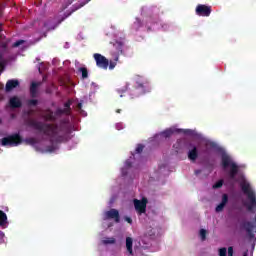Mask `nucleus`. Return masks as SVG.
Here are the masks:
<instances>
[{"label":"nucleus","instance_id":"a18cd8bd","mask_svg":"<svg viewBox=\"0 0 256 256\" xmlns=\"http://www.w3.org/2000/svg\"><path fill=\"white\" fill-rule=\"evenodd\" d=\"M116 113H121V110H117Z\"/></svg>","mask_w":256,"mask_h":256},{"label":"nucleus","instance_id":"39448f33","mask_svg":"<svg viewBox=\"0 0 256 256\" xmlns=\"http://www.w3.org/2000/svg\"><path fill=\"white\" fill-rule=\"evenodd\" d=\"M21 143H23V138L17 133L1 139L3 147H17V145H21Z\"/></svg>","mask_w":256,"mask_h":256},{"label":"nucleus","instance_id":"a878e982","mask_svg":"<svg viewBox=\"0 0 256 256\" xmlns=\"http://www.w3.org/2000/svg\"><path fill=\"white\" fill-rule=\"evenodd\" d=\"M200 237H201L202 241H205V239H207V230L201 229L200 230Z\"/></svg>","mask_w":256,"mask_h":256},{"label":"nucleus","instance_id":"2f4dec72","mask_svg":"<svg viewBox=\"0 0 256 256\" xmlns=\"http://www.w3.org/2000/svg\"><path fill=\"white\" fill-rule=\"evenodd\" d=\"M23 43H25V40H18L13 44V47H20Z\"/></svg>","mask_w":256,"mask_h":256},{"label":"nucleus","instance_id":"1a4fd4ad","mask_svg":"<svg viewBox=\"0 0 256 256\" xmlns=\"http://www.w3.org/2000/svg\"><path fill=\"white\" fill-rule=\"evenodd\" d=\"M196 15H198L199 17H209L211 15V6L199 4L196 7Z\"/></svg>","mask_w":256,"mask_h":256},{"label":"nucleus","instance_id":"f8f14e48","mask_svg":"<svg viewBox=\"0 0 256 256\" xmlns=\"http://www.w3.org/2000/svg\"><path fill=\"white\" fill-rule=\"evenodd\" d=\"M9 105H10L11 109H19V108L23 107V103L21 102V99H19V97H17V96L10 98Z\"/></svg>","mask_w":256,"mask_h":256},{"label":"nucleus","instance_id":"20e7f679","mask_svg":"<svg viewBox=\"0 0 256 256\" xmlns=\"http://www.w3.org/2000/svg\"><path fill=\"white\" fill-rule=\"evenodd\" d=\"M136 89L139 91L140 95H145V93H151V84L143 76H137L136 78Z\"/></svg>","mask_w":256,"mask_h":256},{"label":"nucleus","instance_id":"c756f323","mask_svg":"<svg viewBox=\"0 0 256 256\" xmlns=\"http://www.w3.org/2000/svg\"><path fill=\"white\" fill-rule=\"evenodd\" d=\"M0 71H5V62L1 60V54H0Z\"/></svg>","mask_w":256,"mask_h":256},{"label":"nucleus","instance_id":"4c0bfd02","mask_svg":"<svg viewBox=\"0 0 256 256\" xmlns=\"http://www.w3.org/2000/svg\"><path fill=\"white\" fill-rule=\"evenodd\" d=\"M54 150H55V146L53 145L47 147V151H49L50 153H53Z\"/></svg>","mask_w":256,"mask_h":256},{"label":"nucleus","instance_id":"9d476101","mask_svg":"<svg viewBox=\"0 0 256 256\" xmlns=\"http://www.w3.org/2000/svg\"><path fill=\"white\" fill-rule=\"evenodd\" d=\"M89 1H91V0H84V2H81L80 4L73 5L71 11L69 13L65 14V16L59 21V23H63V21L66 20L67 17H71V15H73V13H75V11H79V9H81L82 7H85V5H87V3H89Z\"/></svg>","mask_w":256,"mask_h":256},{"label":"nucleus","instance_id":"5701e85b","mask_svg":"<svg viewBox=\"0 0 256 256\" xmlns=\"http://www.w3.org/2000/svg\"><path fill=\"white\" fill-rule=\"evenodd\" d=\"M24 142L26 145H37V139L35 138H26Z\"/></svg>","mask_w":256,"mask_h":256},{"label":"nucleus","instance_id":"aec40b11","mask_svg":"<svg viewBox=\"0 0 256 256\" xmlns=\"http://www.w3.org/2000/svg\"><path fill=\"white\" fill-rule=\"evenodd\" d=\"M117 61H119V55L115 56L114 61L108 62L110 71H113V69H115V67H117Z\"/></svg>","mask_w":256,"mask_h":256},{"label":"nucleus","instance_id":"0eeeda50","mask_svg":"<svg viewBox=\"0 0 256 256\" xmlns=\"http://www.w3.org/2000/svg\"><path fill=\"white\" fill-rule=\"evenodd\" d=\"M94 60L96 61V65L97 67H99L100 69H104L107 70L109 67V60L106 59L105 56L99 54V53H95L93 55Z\"/></svg>","mask_w":256,"mask_h":256},{"label":"nucleus","instance_id":"79ce46f5","mask_svg":"<svg viewBox=\"0 0 256 256\" xmlns=\"http://www.w3.org/2000/svg\"><path fill=\"white\" fill-rule=\"evenodd\" d=\"M180 144H181V142L178 141V142L174 145V147H179Z\"/></svg>","mask_w":256,"mask_h":256},{"label":"nucleus","instance_id":"09e8293b","mask_svg":"<svg viewBox=\"0 0 256 256\" xmlns=\"http://www.w3.org/2000/svg\"><path fill=\"white\" fill-rule=\"evenodd\" d=\"M119 45H120V49H121V43Z\"/></svg>","mask_w":256,"mask_h":256},{"label":"nucleus","instance_id":"37998d69","mask_svg":"<svg viewBox=\"0 0 256 256\" xmlns=\"http://www.w3.org/2000/svg\"><path fill=\"white\" fill-rule=\"evenodd\" d=\"M1 27H3V24H0V33H1V31H3V28H1Z\"/></svg>","mask_w":256,"mask_h":256},{"label":"nucleus","instance_id":"de8ad7c7","mask_svg":"<svg viewBox=\"0 0 256 256\" xmlns=\"http://www.w3.org/2000/svg\"><path fill=\"white\" fill-rule=\"evenodd\" d=\"M1 123H2V120L0 119V125H1Z\"/></svg>","mask_w":256,"mask_h":256},{"label":"nucleus","instance_id":"a19ab883","mask_svg":"<svg viewBox=\"0 0 256 256\" xmlns=\"http://www.w3.org/2000/svg\"><path fill=\"white\" fill-rule=\"evenodd\" d=\"M195 174H196V175L201 174V170H195Z\"/></svg>","mask_w":256,"mask_h":256},{"label":"nucleus","instance_id":"f3484780","mask_svg":"<svg viewBox=\"0 0 256 256\" xmlns=\"http://www.w3.org/2000/svg\"><path fill=\"white\" fill-rule=\"evenodd\" d=\"M126 248L130 255H133V238L127 237L126 238Z\"/></svg>","mask_w":256,"mask_h":256},{"label":"nucleus","instance_id":"ea45409f","mask_svg":"<svg viewBox=\"0 0 256 256\" xmlns=\"http://www.w3.org/2000/svg\"><path fill=\"white\" fill-rule=\"evenodd\" d=\"M131 165H132L131 160H126L125 166L129 168L131 167Z\"/></svg>","mask_w":256,"mask_h":256},{"label":"nucleus","instance_id":"4be33fe9","mask_svg":"<svg viewBox=\"0 0 256 256\" xmlns=\"http://www.w3.org/2000/svg\"><path fill=\"white\" fill-rule=\"evenodd\" d=\"M161 135H162V137H165V139H169V137H171V135H173V130H171V129L164 130L161 133Z\"/></svg>","mask_w":256,"mask_h":256},{"label":"nucleus","instance_id":"c9c22d12","mask_svg":"<svg viewBox=\"0 0 256 256\" xmlns=\"http://www.w3.org/2000/svg\"><path fill=\"white\" fill-rule=\"evenodd\" d=\"M77 111H82L83 109V103L79 102L76 106Z\"/></svg>","mask_w":256,"mask_h":256},{"label":"nucleus","instance_id":"ddd939ff","mask_svg":"<svg viewBox=\"0 0 256 256\" xmlns=\"http://www.w3.org/2000/svg\"><path fill=\"white\" fill-rule=\"evenodd\" d=\"M191 150L188 151V159L190 161H197V158L199 157V151L197 150V146H193L190 144Z\"/></svg>","mask_w":256,"mask_h":256},{"label":"nucleus","instance_id":"4468645a","mask_svg":"<svg viewBox=\"0 0 256 256\" xmlns=\"http://www.w3.org/2000/svg\"><path fill=\"white\" fill-rule=\"evenodd\" d=\"M227 203H229V195L223 194L221 203L218 206H216V213H221V211L225 209Z\"/></svg>","mask_w":256,"mask_h":256},{"label":"nucleus","instance_id":"f257e3e1","mask_svg":"<svg viewBox=\"0 0 256 256\" xmlns=\"http://www.w3.org/2000/svg\"><path fill=\"white\" fill-rule=\"evenodd\" d=\"M71 105H73V100H68L64 104L63 108H57L55 112L51 109L44 111L43 119L45 121H51L54 124L43 123L37 120H29L28 125L36 129V131H41L47 137L50 138V143H63L67 133H69V116L71 115ZM65 115V118H62ZM61 119L59 124L55 123Z\"/></svg>","mask_w":256,"mask_h":256},{"label":"nucleus","instance_id":"58836bf2","mask_svg":"<svg viewBox=\"0 0 256 256\" xmlns=\"http://www.w3.org/2000/svg\"><path fill=\"white\" fill-rule=\"evenodd\" d=\"M228 256H233V247H228Z\"/></svg>","mask_w":256,"mask_h":256},{"label":"nucleus","instance_id":"dca6fc26","mask_svg":"<svg viewBox=\"0 0 256 256\" xmlns=\"http://www.w3.org/2000/svg\"><path fill=\"white\" fill-rule=\"evenodd\" d=\"M39 85H41V83H37V82L31 83V86H30L31 97H33V98L37 97V87H39Z\"/></svg>","mask_w":256,"mask_h":256},{"label":"nucleus","instance_id":"393cba45","mask_svg":"<svg viewBox=\"0 0 256 256\" xmlns=\"http://www.w3.org/2000/svg\"><path fill=\"white\" fill-rule=\"evenodd\" d=\"M27 104L29 105V107H37V105L39 104V101L36 99H30L28 100Z\"/></svg>","mask_w":256,"mask_h":256},{"label":"nucleus","instance_id":"2eb2a0df","mask_svg":"<svg viewBox=\"0 0 256 256\" xmlns=\"http://www.w3.org/2000/svg\"><path fill=\"white\" fill-rule=\"evenodd\" d=\"M19 87V80H8L6 83V92L13 91V89Z\"/></svg>","mask_w":256,"mask_h":256},{"label":"nucleus","instance_id":"423d86ee","mask_svg":"<svg viewBox=\"0 0 256 256\" xmlns=\"http://www.w3.org/2000/svg\"><path fill=\"white\" fill-rule=\"evenodd\" d=\"M242 229H244L247 233V236L249 239H255V231H256V216L254 217V220L251 221H244L241 224Z\"/></svg>","mask_w":256,"mask_h":256},{"label":"nucleus","instance_id":"7c9ffc66","mask_svg":"<svg viewBox=\"0 0 256 256\" xmlns=\"http://www.w3.org/2000/svg\"><path fill=\"white\" fill-rule=\"evenodd\" d=\"M5 243V233L0 231V244Z\"/></svg>","mask_w":256,"mask_h":256},{"label":"nucleus","instance_id":"c85d7f7f","mask_svg":"<svg viewBox=\"0 0 256 256\" xmlns=\"http://www.w3.org/2000/svg\"><path fill=\"white\" fill-rule=\"evenodd\" d=\"M219 256H227V248H220Z\"/></svg>","mask_w":256,"mask_h":256},{"label":"nucleus","instance_id":"c03bdc74","mask_svg":"<svg viewBox=\"0 0 256 256\" xmlns=\"http://www.w3.org/2000/svg\"><path fill=\"white\" fill-rule=\"evenodd\" d=\"M243 256H248V255H247V252H244Z\"/></svg>","mask_w":256,"mask_h":256},{"label":"nucleus","instance_id":"bb28decb","mask_svg":"<svg viewBox=\"0 0 256 256\" xmlns=\"http://www.w3.org/2000/svg\"><path fill=\"white\" fill-rule=\"evenodd\" d=\"M221 187H223V180H219L213 185V189H221Z\"/></svg>","mask_w":256,"mask_h":256},{"label":"nucleus","instance_id":"f704fd0d","mask_svg":"<svg viewBox=\"0 0 256 256\" xmlns=\"http://www.w3.org/2000/svg\"><path fill=\"white\" fill-rule=\"evenodd\" d=\"M124 219L127 223H129V225H133V219H131V217L126 216Z\"/></svg>","mask_w":256,"mask_h":256},{"label":"nucleus","instance_id":"6e6552de","mask_svg":"<svg viewBox=\"0 0 256 256\" xmlns=\"http://www.w3.org/2000/svg\"><path fill=\"white\" fill-rule=\"evenodd\" d=\"M134 207L138 213V215H143L147 211V198H143L142 200L134 199Z\"/></svg>","mask_w":256,"mask_h":256},{"label":"nucleus","instance_id":"cd10ccee","mask_svg":"<svg viewBox=\"0 0 256 256\" xmlns=\"http://www.w3.org/2000/svg\"><path fill=\"white\" fill-rule=\"evenodd\" d=\"M143 149H145V146H143L142 144H138L135 151L136 153H143Z\"/></svg>","mask_w":256,"mask_h":256},{"label":"nucleus","instance_id":"f03ea898","mask_svg":"<svg viewBox=\"0 0 256 256\" xmlns=\"http://www.w3.org/2000/svg\"><path fill=\"white\" fill-rule=\"evenodd\" d=\"M240 187L247 197V200L244 202V207H246L249 213H256V194L255 191L251 189V184L244 181L240 183Z\"/></svg>","mask_w":256,"mask_h":256},{"label":"nucleus","instance_id":"49530a36","mask_svg":"<svg viewBox=\"0 0 256 256\" xmlns=\"http://www.w3.org/2000/svg\"><path fill=\"white\" fill-rule=\"evenodd\" d=\"M120 53H123V50H120Z\"/></svg>","mask_w":256,"mask_h":256},{"label":"nucleus","instance_id":"b1692460","mask_svg":"<svg viewBox=\"0 0 256 256\" xmlns=\"http://www.w3.org/2000/svg\"><path fill=\"white\" fill-rule=\"evenodd\" d=\"M104 245H113L115 244V238H105L103 240Z\"/></svg>","mask_w":256,"mask_h":256},{"label":"nucleus","instance_id":"473e14b6","mask_svg":"<svg viewBox=\"0 0 256 256\" xmlns=\"http://www.w3.org/2000/svg\"><path fill=\"white\" fill-rule=\"evenodd\" d=\"M206 147H211V149H215V147H217V144L215 142H208L206 143Z\"/></svg>","mask_w":256,"mask_h":256},{"label":"nucleus","instance_id":"72a5a7b5","mask_svg":"<svg viewBox=\"0 0 256 256\" xmlns=\"http://www.w3.org/2000/svg\"><path fill=\"white\" fill-rule=\"evenodd\" d=\"M69 5H73V0H67L64 4V9H67V7H69Z\"/></svg>","mask_w":256,"mask_h":256},{"label":"nucleus","instance_id":"7ed1b4c3","mask_svg":"<svg viewBox=\"0 0 256 256\" xmlns=\"http://www.w3.org/2000/svg\"><path fill=\"white\" fill-rule=\"evenodd\" d=\"M221 165L224 171H227V169H229L230 167V171L228 172V177L232 181H235V177H237V173H239V166L237 165V163L233 161V159H231V156L227 154H222Z\"/></svg>","mask_w":256,"mask_h":256},{"label":"nucleus","instance_id":"e433bc0d","mask_svg":"<svg viewBox=\"0 0 256 256\" xmlns=\"http://www.w3.org/2000/svg\"><path fill=\"white\" fill-rule=\"evenodd\" d=\"M129 89V85H126L122 90H118V93H125Z\"/></svg>","mask_w":256,"mask_h":256},{"label":"nucleus","instance_id":"a211bd4d","mask_svg":"<svg viewBox=\"0 0 256 256\" xmlns=\"http://www.w3.org/2000/svg\"><path fill=\"white\" fill-rule=\"evenodd\" d=\"M7 225V214L0 210V227H5Z\"/></svg>","mask_w":256,"mask_h":256},{"label":"nucleus","instance_id":"412c9836","mask_svg":"<svg viewBox=\"0 0 256 256\" xmlns=\"http://www.w3.org/2000/svg\"><path fill=\"white\" fill-rule=\"evenodd\" d=\"M78 71L82 73V79H87V77H89V70H87V68L80 67Z\"/></svg>","mask_w":256,"mask_h":256},{"label":"nucleus","instance_id":"9b49d317","mask_svg":"<svg viewBox=\"0 0 256 256\" xmlns=\"http://www.w3.org/2000/svg\"><path fill=\"white\" fill-rule=\"evenodd\" d=\"M106 219H114L115 223L121 222V216L119 215V210L117 209H110L105 213Z\"/></svg>","mask_w":256,"mask_h":256},{"label":"nucleus","instance_id":"6ab92c4d","mask_svg":"<svg viewBox=\"0 0 256 256\" xmlns=\"http://www.w3.org/2000/svg\"><path fill=\"white\" fill-rule=\"evenodd\" d=\"M141 27H143V22H141V19L136 18V20L133 23V29H135V31H139Z\"/></svg>","mask_w":256,"mask_h":256}]
</instances>
